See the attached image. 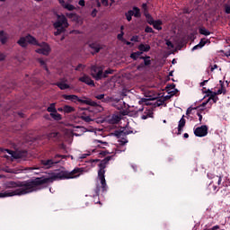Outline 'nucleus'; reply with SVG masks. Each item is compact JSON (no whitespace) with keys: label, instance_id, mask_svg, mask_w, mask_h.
Returning <instances> with one entry per match:
<instances>
[{"label":"nucleus","instance_id":"39448f33","mask_svg":"<svg viewBox=\"0 0 230 230\" xmlns=\"http://www.w3.org/2000/svg\"><path fill=\"white\" fill-rule=\"evenodd\" d=\"M33 46H38L36 49V53H39V55H45V57H48L49 53H51V47L46 42L39 43L37 41V44H33Z\"/></svg>","mask_w":230,"mask_h":230},{"label":"nucleus","instance_id":"c85d7f7f","mask_svg":"<svg viewBox=\"0 0 230 230\" xmlns=\"http://www.w3.org/2000/svg\"><path fill=\"white\" fill-rule=\"evenodd\" d=\"M95 145L99 143L98 146L101 148H105L107 146V142H102L100 140H94Z\"/></svg>","mask_w":230,"mask_h":230},{"label":"nucleus","instance_id":"2f4dec72","mask_svg":"<svg viewBox=\"0 0 230 230\" xmlns=\"http://www.w3.org/2000/svg\"><path fill=\"white\" fill-rule=\"evenodd\" d=\"M112 73H113L112 69L105 70V72L102 73V78H107V76H109V75H112Z\"/></svg>","mask_w":230,"mask_h":230},{"label":"nucleus","instance_id":"5fc2aeb1","mask_svg":"<svg viewBox=\"0 0 230 230\" xmlns=\"http://www.w3.org/2000/svg\"><path fill=\"white\" fill-rule=\"evenodd\" d=\"M212 188H213V189H212V190H213V191H218V187H217V186H213Z\"/></svg>","mask_w":230,"mask_h":230},{"label":"nucleus","instance_id":"774afa93","mask_svg":"<svg viewBox=\"0 0 230 230\" xmlns=\"http://www.w3.org/2000/svg\"><path fill=\"white\" fill-rule=\"evenodd\" d=\"M80 67H82V65H79L76 70L80 69Z\"/></svg>","mask_w":230,"mask_h":230},{"label":"nucleus","instance_id":"0eeeda50","mask_svg":"<svg viewBox=\"0 0 230 230\" xmlns=\"http://www.w3.org/2000/svg\"><path fill=\"white\" fill-rule=\"evenodd\" d=\"M92 76L95 80H102L103 78V66H93L92 68Z\"/></svg>","mask_w":230,"mask_h":230},{"label":"nucleus","instance_id":"f8f14e48","mask_svg":"<svg viewBox=\"0 0 230 230\" xmlns=\"http://www.w3.org/2000/svg\"><path fill=\"white\" fill-rule=\"evenodd\" d=\"M84 132H87V129L84 127L74 128L71 131L72 136H82Z\"/></svg>","mask_w":230,"mask_h":230},{"label":"nucleus","instance_id":"f257e3e1","mask_svg":"<svg viewBox=\"0 0 230 230\" xmlns=\"http://www.w3.org/2000/svg\"><path fill=\"white\" fill-rule=\"evenodd\" d=\"M84 173V168H75L71 172L56 171L45 178H36L34 181H8L5 183V190L0 192V199L6 197H15L17 195H26L44 188V184H49L53 181H62L64 179H76Z\"/></svg>","mask_w":230,"mask_h":230},{"label":"nucleus","instance_id":"a211bd4d","mask_svg":"<svg viewBox=\"0 0 230 230\" xmlns=\"http://www.w3.org/2000/svg\"><path fill=\"white\" fill-rule=\"evenodd\" d=\"M42 164H43V167L48 169V168H51L53 164H57V162H53V160H45V161H42Z\"/></svg>","mask_w":230,"mask_h":230},{"label":"nucleus","instance_id":"49530a36","mask_svg":"<svg viewBox=\"0 0 230 230\" xmlns=\"http://www.w3.org/2000/svg\"><path fill=\"white\" fill-rule=\"evenodd\" d=\"M98 13V10L93 9L91 13L92 17H96V14Z\"/></svg>","mask_w":230,"mask_h":230},{"label":"nucleus","instance_id":"9b49d317","mask_svg":"<svg viewBox=\"0 0 230 230\" xmlns=\"http://www.w3.org/2000/svg\"><path fill=\"white\" fill-rule=\"evenodd\" d=\"M59 4L62 6V8H65V10H68V12H73V10H76V7L70 4L69 2H66L65 0H58Z\"/></svg>","mask_w":230,"mask_h":230},{"label":"nucleus","instance_id":"e433bc0d","mask_svg":"<svg viewBox=\"0 0 230 230\" xmlns=\"http://www.w3.org/2000/svg\"><path fill=\"white\" fill-rule=\"evenodd\" d=\"M143 119H147L148 118H152V112L148 111L145 115L141 117Z\"/></svg>","mask_w":230,"mask_h":230},{"label":"nucleus","instance_id":"b1692460","mask_svg":"<svg viewBox=\"0 0 230 230\" xmlns=\"http://www.w3.org/2000/svg\"><path fill=\"white\" fill-rule=\"evenodd\" d=\"M64 112L65 114H69L70 112H75V108L69 105L64 106Z\"/></svg>","mask_w":230,"mask_h":230},{"label":"nucleus","instance_id":"f704fd0d","mask_svg":"<svg viewBox=\"0 0 230 230\" xmlns=\"http://www.w3.org/2000/svg\"><path fill=\"white\" fill-rule=\"evenodd\" d=\"M38 62H40V66L42 67H44V69H46V71H48V66H46V61L44 59H38Z\"/></svg>","mask_w":230,"mask_h":230},{"label":"nucleus","instance_id":"6ab92c4d","mask_svg":"<svg viewBox=\"0 0 230 230\" xmlns=\"http://www.w3.org/2000/svg\"><path fill=\"white\" fill-rule=\"evenodd\" d=\"M6 40H8V34L4 31H0V41L2 44H6Z\"/></svg>","mask_w":230,"mask_h":230},{"label":"nucleus","instance_id":"2eb2a0df","mask_svg":"<svg viewBox=\"0 0 230 230\" xmlns=\"http://www.w3.org/2000/svg\"><path fill=\"white\" fill-rule=\"evenodd\" d=\"M80 82L84 84H87V85H94V81L91 79L88 75H84L82 77L79 78Z\"/></svg>","mask_w":230,"mask_h":230},{"label":"nucleus","instance_id":"dca6fc26","mask_svg":"<svg viewBox=\"0 0 230 230\" xmlns=\"http://www.w3.org/2000/svg\"><path fill=\"white\" fill-rule=\"evenodd\" d=\"M78 102H80V103H84L85 105H91L92 107H93V105H96L95 102H93L91 99H87V98L78 99Z\"/></svg>","mask_w":230,"mask_h":230},{"label":"nucleus","instance_id":"a19ab883","mask_svg":"<svg viewBox=\"0 0 230 230\" xmlns=\"http://www.w3.org/2000/svg\"><path fill=\"white\" fill-rule=\"evenodd\" d=\"M119 145H127V143H128V140H127V138H122L120 140H119Z\"/></svg>","mask_w":230,"mask_h":230},{"label":"nucleus","instance_id":"58836bf2","mask_svg":"<svg viewBox=\"0 0 230 230\" xmlns=\"http://www.w3.org/2000/svg\"><path fill=\"white\" fill-rule=\"evenodd\" d=\"M57 136H58V132H51L48 135L49 139H51L53 137H57Z\"/></svg>","mask_w":230,"mask_h":230},{"label":"nucleus","instance_id":"13d9d810","mask_svg":"<svg viewBox=\"0 0 230 230\" xmlns=\"http://www.w3.org/2000/svg\"><path fill=\"white\" fill-rule=\"evenodd\" d=\"M197 114H198V116H199V121H202V115H200L199 113H197Z\"/></svg>","mask_w":230,"mask_h":230},{"label":"nucleus","instance_id":"20e7f679","mask_svg":"<svg viewBox=\"0 0 230 230\" xmlns=\"http://www.w3.org/2000/svg\"><path fill=\"white\" fill-rule=\"evenodd\" d=\"M108 161L109 159L103 160L99 164L100 170L98 172V179H99L100 184H102V190H105V186H107V182L105 181V164H107Z\"/></svg>","mask_w":230,"mask_h":230},{"label":"nucleus","instance_id":"a18cd8bd","mask_svg":"<svg viewBox=\"0 0 230 230\" xmlns=\"http://www.w3.org/2000/svg\"><path fill=\"white\" fill-rule=\"evenodd\" d=\"M225 12H226V13H230V5L229 4L225 5Z\"/></svg>","mask_w":230,"mask_h":230},{"label":"nucleus","instance_id":"4be33fe9","mask_svg":"<svg viewBox=\"0 0 230 230\" xmlns=\"http://www.w3.org/2000/svg\"><path fill=\"white\" fill-rule=\"evenodd\" d=\"M50 116H51V118H53V119H56V121H60V119H62V115H60L57 111L50 113Z\"/></svg>","mask_w":230,"mask_h":230},{"label":"nucleus","instance_id":"aec40b11","mask_svg":"<svg viewBox=\"0 0 230 230\" xmlns=\"http://www.w3.org/2000/svg\"><path fill=\"white\" fill-rule=\"evenodd\" d=\"M121 119V115L114 114L111 116L110 121L112 124L119 123V121Z\"/></svg>","mask_w":230,"mask_h":230},{"label":"nucleus","instance_id":"412c9836","mask_svg":"<svg viewBox=\"0 0 230 230\" xmlns=\"http://www.w3.org/2000/svg\"><path fill=\"white\" fill-rule=\"evenodd\" d=\"M65 100H69L70 102H78L79 98L76 95H63Z\"/></svg>","mask_w":230,"mask_h":230},{"label":"nucleus","instance_id":"69168bd1","mask_svg":"<svg viewBox=\"0 0 230 230\" xmlns=\"http://www.w3.org/2000/svg\"><path fill=\"white\" fill-rule=\"evenodd\" d=\"M123 30H125V27H124V26H121V27H120V31H123Z\"/></svg>","mask_w":230,"mask_h":230},{"label":"nucleus","instance_id":"4c0bfd02","mask_svg":"<svg viewBox=\"0 0 230 230\" xmlns=\"http://www.w3.org/2000/svg\"><path fill=\"white\" fill-rule=\"evenodd\" d=\"M195 112H197V109L189 108V109L187 110L186 114H187V116H190V114H193V113H195Z\"/></svg>","mask_w":230,"mask_h":230},{"label":"nucleus","instance_id":"bf43d9fd","mask_svg":"<svg viewBox=\"0 0 230 230\" xmlns=\"http://www.w3.org/2000/svg\"><path fill=\"white\" fill-rule=\"evenodd\" d=\"M145 64H146V66H148L150 64V60L145 59Z\"/></svg>","mask_w":230,"mask_h":230},{"label":"nucleus","instance_id":"680f3d73","mask_svg":"<svg viewBox=\"0 0 230 230\" xmlns=\"http://www.w3.org/2000/svg\"><path fill=\"white\" fill-rule=\"evenodd\" d=\"M206 84H208V80H205L201 83V85H206Z\"/></svg>","mask_w":230,"mask_h":230},{"label":"nucleus","instance_id":"3c124183","mask_svg":"<svg viewBox=\"0 0 230 230\" xmlns=\"http://www.w3.org/2000/svg\"><path fill=\"white\" fill-rule=\"evenodd\" d=\"M103 102H114V98L107 97L103 99Z\"/></svg>","mask_w":230,"mask_h":230},{"label":"nucleus","instance_id":"5701e85b","mask_svg":"<svg viewBox=\"0 0 230 230\" xmlns=\"http://www.w3.org/2000/svg\"><path fill=\"white\" fill-rule=\"evenodd\" d=\"M138 49L139 51L143 52V51H150V45H146V44H140L138 46Z\"/></svg>","mask_w":230,"mask_h":230},{"label":"nucleus","instance_id":"393cba45","mask_svg":"<svg viewBox=\"0 0 230 230\" xmlns=\"http://www.w3.org/2000/svg\"><path fill=\"white\" fill-rule=\"evenodd\" d=\"M199 33L201 35H205L206 37H208V35H211V32L208 29H206L204 27H200L199 28Z\"/></svg>","mask_w":230,"mask_h":230},{"label":"nucleus","instance_id":"f3484780","mask_svg":"<svg viewBox=\"0 0 230 230\" xmlns=\"http://www.w3.org/2000/svg\"><path fill=\"white\" fill-rule=\"evenodd\" d=\"M184 125H186V120L184 119V116L180 119L178 124V134H181L182 132V128H184Z\"/></svg>","mask_w":230,"mask_h":230},{"label":"nucleus","instance_id":"4468645a","mask_svg":"<svg viewBox=\"0 0 230 230\" xmlns=\"http://www.w3.org/2000/svg\"><path fill=\"white\" fill-rule=\"evenodd\" d=\"M208 42H209L208 39H201L199 43L192 48V51H195L197 49H202V48H204V46H206Z\"/></svg>","mask_w":230,"mask_h":230},{"label":"nucleus","instance_id":"37998d69","mask_svg":"<svg viewBox=\"0 0 230 230\" xmlns=\"http://www.w3.org/2000/svg\"><path fill=\"white\" fill-rule=\"evenodd\" d=\"M166 45L168 46L169 49H172L173 48V44L170 40L166 41Z\"/></svg>","mask_w":230,"mask_h":230},{"label":"nucleus","instance_id":"864d4df0","mask_svg":"<svg viewBox=\"0 0 230 230\" xmlns=\"http://www.w3.org/2000/svg\"><path fill=\"white\" fill-rule=\"evenodd\" d=\"M217 68H218V66L214 65V66H212L210 67V71H211V72H214L215 69H217Z\"/></svg>","mask_w":230,"mask_h":230},{"label":"nucleus","instance_id":"c9c22d12","mask_svg":"<svg viewBox=\"0 0 230 230\" xmlns=\"http://www.w3.org/2000/svg\"><path fill=\"white\" fill-rule=\"evenodd\" d=\"M81 119H83L84 121H85L86 123H89V121H93L92 118L89 116H81Z\"/></svg>","mask_w":230,"mask_h":230},{"label":"nucleus","instance_id":"8fccbe9b","mask_svg":"<svg viewBox=\"0 0 230 230\" xmlns=\"http://www.w3.org/2000/svg\"><path fill=\"white\" fill-rule=\"evenodd\" d=\"M101 2L104 6H109V0H101Z\"/></svg>","mask_w":230,"mask_h":230},{"label":"nucleus","instance_id":"6e6552de","mask_svg":"<svg viewBox=\"0 0 230 230\" xmlns=\"http://www.w3.org/2000/svg\"><path fill=\"white\" fill-rule=\"evenodd\" d=\"M146 18L148 24L154 26L155 30H163V27H161L163 22L161 20L154 21V18L150 14H146Z\"/></svg>","mask_w":230,"mask_h":230},{"label":"nucleus","instance_id":"1a4fd4ad","mask_svg":"<svg viewBox=\"0 0 230 230\" xmlns=\"http://www.w3.org/2000/svg\"><path fill=\"white\" fill-rule=\"evenodd\" d=\"M218 94H226V89L224 88L223 85H221V88L219 90H217V92H210L209 93V99L208 100H212L214 102V103H217V102H218Z\"/></svg>","mask_w":230,"mask_h":230},{"label":"nucleus","instance_id":"c03bdc74","mask_svg":"<svg viewBox=\"0 0 230 230\" xmlns=\"http://www.w3.org/2000/svg\"><path fill=\"white\" fill-rule=\"evenodd\" d=\"M4 58H6V55H4V53L0 52V62H3Z\"/></svg>","mask_w":230,"mask_h":230},{"label":"nucleus","instance_id":"ea45409f","mask_svg":"<svg viewBox=\"0 0 230 230\" xmlns=\"http://www.w3.org/2000/svg\"><path fill=\"white\" fill-rule=\"evenodd\" d=\"M123 35H125V33L123 31H120V33L118 34V40H121L122 42H125V39H123Z\"/></svg>","mask_w":230,"mask_h":230},{"label":"nucleus","instance_id":"a878e982","mask_svg":"<svg viewBox=\"0 0 230 230\" xmlns=\"http://www.w3.org/2000/svg\"><path fill=\"white\" fill-rule=\"evenodd\" d=\"M130 12H132L134 17H141V12L139 11V8L134 7Z\"/></svg>","mask_w":230,"mask_h":230},{"label":"nucleus","instance_id":"f03ea898","mask_svg":"<svg viewBox=\"0 0 230 230\" xmlns=\"http://www.w3.org/2000/svg\"><path fill=\"white\" fill-rule=\"evenodd\" d=\"M53 26L57 30V31L54 32V35H60V33H63V31H66V28L69 26L67 18H66L64 14H58V20L54 22Z\"/></svg>","mask_w":230,"mask_h":230},{"label":"nucleus","instance_id":"423d86ee","mask_svg":"<svg viewBox=\"0 0 230 230\" xmlns=\"http://www.w3.org/2000/svg\"><path fill=\"white\" fill-rule=\"evenodd\" d=\"M18 44L22 48H26L28 44H31L32 46L33 44H37V40L31 35H28V36L20 38V40H18Z\"/></svg>","mask_w":230,"mask_h":230},{"label":"nucleus","instance_id":"7c9ffc66","mask_svg":"<svg viewBox=\"0 0 230 230\" xmlns=\"http://www.w3.org/2000/svg\"><path fill=\"white\" fill-rule=\"evenodd\" d=\"M132 16H134V13H132V11H128V13H126L127 21H132Z\"/></svg>","mask_w":230,"mask_h":230},{"label":"nucleus","instance_id":"c756f323","mask_svg":"<svg viewBox=\"0 0 230 230\" xmlns=\"http://www.w3.org/2000/svg\"><path fill=\"white\" fill-rule=\"evenodd\" d=\"M214 180L212 182H217V184L220 185L222 182V177L221 176H214Z\"/></svg>","mask_w":230,"mask_h":230},{"label":"nucleus","instance_id":"9d476101","mask_svg":"<svg viewBox=\"0 0 230 230\" xmlns=\"http://www.w3.org/2000/svg\"><path fill=\"white\" fill-rule=\"evenodd\" d=\"M194 134L197 136V137H204L208 136V126H201L197 128L194 130Z\"/></svg>","mask_w":230,"mask_h":230},{"label":"nucleus","instance_id":"de8ad7c7","mask_svg":"<svg viewBox=\"0 0 230 230\" xmlns=\"http://www.w3.org/2000/svg\"><path fill=\"white\" fill-rule=\"evenodd\" d=\"M95 98L97 100H103V98H105V94H99V95H96Z\"/></svg>","mask_w":230,"mask_h":230},{"label":"nucleus","instance_id":"ddd939ff","mask_svg":"<svg viewBox=\"0 0 230 230\" xmlns=\"http://www.w3.org/2000/svg\"><path fill=\"white\" fill-rule=\"evenodd\" d=\"M66 82L67 80L62 79L59 82H58L56 85H58V87H59L61 91H66V89H69L71 87V85L68 84Z\"/></svg>","mask_w":230,"mask_h":230},{"label":"nucleus","instance_id":"6e6d98bb","mask_svg":"<svg viewBox=\"0 0 230 230\" xmlns=\"http://www.w3.org/2000/svg\"><path fill=\"white\" fill-rule=\"evenodd\" d=\"M58 112H64V106H63V108H58Z\"/></svg>","mask_w":230,"mask_h":230},{"label":"nucleus","instance_id":"e2e57ef3","mask_svg":"<svg viewBox=\"0 0 230 230\" xmlns=\"http://www.w3.org/2000/svg\"><path fill=\"white\" fill-rule=\"evenodd\" d=\"M183 137H184L185 138H188V137H190V135H188V133H185V134L183 135Z\"/></svg>","mask_w":230,"mask_h":230},{"label":"nucleus","instance_id":"cd10ccee","mask_svg":"<svg viewBox=\"0 0 230 230\" xmlns=\"http://www.w3.org/2000/svg\"><path fill=\"white\" fill-rule=\"evenodd\" d=\"M139 105H149L150 101H148V99L146 98H142L138 101Z\"/></svg>","mask_w":230,"mask_h":230},{"label":"nucleus","instance_id":"79ce46f5","mask_svg":"<svg viewBox=\"0 0 230 230\" xmlns=\"http://www.w3.org/2000/svg\"><path fill=\"white\" fill-rule=\"evenodd\" d=\"M145 31L146 33H154V30L151 27H146Z\"/></svg>","mask_w":230,"mask_h":230},{"label":"nucleus","instance_id":"603ef678","mask_svg":"<svg viewBox=\"0 0 230 230\" xmlns=\"http://www.w3.org/2000/svg\"><path fill=\"white\" fill-rule=\"evenodd\" d=\"M78 4H79L80 6H85V0H80V1L78 2Z\"/></svg>","mask_w":230,"mask_h":230},{"label":"nucleus","instance_id":"bb28decb","mask_svg":"<svg viewBox=\"0 0 230 230\" xmlns=\"http://www.w3.org/2000/svg\"><path fill=\"white\" fill-rule=\"evenodd\" d=\"M141 55H143V52H139V51L135 52L131 54V58H133L134 60H137V58H139Z\"/></svg>","mask_w":230,"mask_h":230},{"label":"nucleus","instance_id":"052dcab7","mask_svg":"<svg viewBox=\"0 0 230 230\" xmlns=\"http://www.w3.org/2000/svg\"><path fill=\"white\" fill-rule=\"evenodd\" d=\"M125 44H127V46H130V41H127L126 40H125V41H123Z\"/></svg>","mask_w":230,"mask_h":230},{"label":"nucleus","instance_id":"7ed1b4c3","mask_svg":"<svg viewBox=\"0 0 230 230\" xmlns=\"http://www.w3.org/2000/svg\"><path fill=\"white\" fill-rule=\"evenodd\" d=\"M2 153L6 159H11V161H13V159H22V157H26V152L22 151L13 152L8 149H4L2 150Z\"/></svg>","mask_w":230,"mask_h":230},{"label":"nucleus","instance_id":"473e14b6","mask_svg":"<svg viewBox=\"0 0 230 230\" xmlns=\"http://www.w3.org/2000/svg\"><path fill=\"white\" fill-rule=\"evenodd\" d=\"M48 111L51 113L57 112V109L55 108V103L50 104V106L48 108Z\"/></svg>","mask_w":230,"mask_h":230},{"label":"nucleus","instance_id":"4d7b16f0","mask_svg":"<svg viewBox=\"0 0 230 230\" xmlns=\"http://www.w3.org/2000/svg\"><path fill=\"white\" fill-rule=\"evenodd\" d=\"M87 155H87V154L82 155L81 159H85V157H87Z\"/></svg>","mask_w":230,"mask_h":230},{"label":"nucleus","instance_id":"72a5a7b5","mask_svg":"<svg viewBox=\"0 0 230 230\" xmlns=\"http://www.w3.org/2000/svg\"><path fill=\"white\" fill-rule=\"evenodd\" d=\"M92 107H95L96 112H102L103 111V107L102 105L96 103V105H92Z\"/></svg>","mask_w":230,"mask_h":230},{"label":"nucleus","instance_id":"0e129e2a","mask_svg":"<svg viewBox=\"0 0 230 230\" xmlns=\"http://www.w3.org/2000/svg\"><path fill=\"white\" fill-rule=\"evenodd\" d=\"M144 109H145V108L141 107V108L138 109V111H139V112H143Z\"/></svg>","mask_w":230,"mask_h":230},{"label":"nucleus","instance_id":"09e8293b","mask_svg":"<svg viewBox=\"0 0 230 230\" xmlns=\"http://www.w3.org/2000/svg\"><path fill=\"white\" fill-rule=\"evenodd\" d=\"M137 40H139V38H138L137 36H133V37L131 38V41H132V42H137Z\"/></svg>","mask_w":230,"mask_h":230},{"label":"nucleus","instance_id":"338daca9","mask_svg":"<svg viewBox=\"0 0 230 230\" xmlns=\"http://www.w3.org/2000/svg\"><path fill=\"white\" fill-rule=\"evenodd\" d=\"M172 64H177V61L175 59H172Z\"/></svg>","mask_w":230,"mask_h":230}]
</instances>
